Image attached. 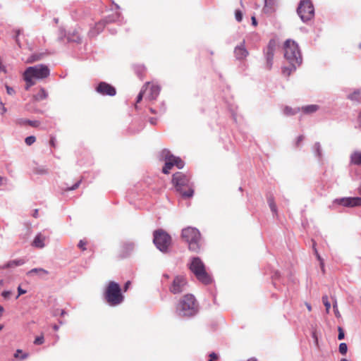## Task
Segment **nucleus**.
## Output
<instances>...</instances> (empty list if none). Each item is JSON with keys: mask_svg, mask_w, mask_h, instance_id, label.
I'll return each mask as SVG.
<instances>
[{"mask_svg": "<svg viewBox=\"0 0 361 361\" xmlns=\"http://www.w3.org/2000/svg\"><path fill=\"white\" fill-rule=\"evenodd\" d=\"M199 311V305L195 296L185 294L182 296L176 305V313L182 317H190Z\"/></svg>", "mask_w": 361, "mask_h": 361, "instance_id": "obj_1", "label": "nucleus"}, {"mask_svg": "<svg viewBox=\"0 0 361 361\" xmlns=\"http://www.w3.org/2000/svg\"><path fill=\"white\" fill-rule=\"evenodd\" d=\"M172 183L183 197L190 198L193 196V184L189 176L182 172L175 173L172 176Z\"/></svg>", "mask_w": 361, "mask_h": 361, "instance_id": "obj_2", "label": "nucleus"}, {"mask_svg": "<svg viewBox=\"0 0 361 361\" xmlns=\"http://www.w3.org/2000/svg\"><path fill=\"white\" fill-rule=\"evenodd\" d=\"M104 298L110 306H117L123 302L124 296L118 283L109 281L104 292Z\"/></svg>", "mask_w": 361, "mask_h": 361, "instance_id": "obj_3", "label": "nucleus"}, {"mask_svg": "<svg viewBox=\"0 0 361 361\" xmlns=\"http://www.w3.org/2000/svg\"><path fill=\"white\" fill-rule=\"evenodd\" d=\"M190 270L193 273L197 279L201 283L207 285L212 283V279L207 272L205 265L199 257L192 258L189 266Z\"/></svg>", "mask_w": 361, "mask_h": 361, "instance_id": "obj_4", "label": "nucleus"}, {"mask_svg": "<svg viewBox=\"0 0 361 361\" xmlns=\"http://www.w3.org/2000/svg\"><path fill=\"white\" fill-rule=\"evenodd\" d=\"M182 238L188 244V248L193 252H198L200 247L201 235L200 231L193 227H187L182 230Z\"/></svg>", "mask_w": 361, "mask_h": 361, "instance_id": "obj_5", "label": "nucleus"}, {"mask_svg": "<svg viewBox=\"0 0 361 361\" xmlns=\"http://www.w3.org/2000/svg\"><path fill=\"white\" fill-rule=\"evenodd\" d=\"M284 56L290 64L300 65L302 63V56L298 44L292 40L287 39L284 42Z\"/></svg>", "mask_w": 361, "mask_h": 361, "instance_id": "obj_6", "label": "nucleus"}, {"mask_svg": "<svg viewBox=\"0 0 361 361\" xmlns=\"http://www.w3.org/2000/svg\"><path fill=\"white\" fill-rule=\"evenodd\" d=\"M153 235L156 247L161 252H166L171 244V236L162 229L156 230Z\"/></svg>", "mask_w": 361, "mask_h": 361, "instance_id": "obj_7", "label": "nucleus"}, {"mask_svg": "<svg viewBox=\"0 0 361 361\" xmlns=\"http://www.w3.org/2000/svg\"><path fill=\"white\" fill-rule=\"evenodd\" d=\"M160 87L157 85L147 82L137 95L136 104L135 105V108H137V104L140 102L144 96L145 97V99L148 100H154L158 97Z\"/></svg>", "mask_w": 361, "mask_h": 361, "instance_id": "obj_8", "label": "nucleus"}, {"mask_svg": "<svg viewBox=\"0 0 361 361\" xmlns=\"http://www.w3.org/2000/svg\"><path fill=\"white\" fill-rule=\"evenodd\" d=\"M49 68L43 64L28 67L23 74L28 76L32 80H42L49 75Z\"/></svg>", "mask_w": 361, "mask_h": 361, "instance_id": "obj_9", "label": "nucleus"}, {"mask_svg": "<svg viewBox=\"0 0 361 361\" xmlns=\"http://www.w3.org/2000/svg\"><path fill=\"white\" fill-rule=\"evenodd\" d=\"M297 11L302 20L304 22L311 20L314 14V6L309 0L301 1Z\"/></svg>", "mask_w": 361, "mask_h": 361, "instance_id": "obj_10", "label": "nucleus"}, {"mask_svg": "<svg viewBox=\"0 0 361 361\" xmlns=\"http://www.w3.org/2000/svg\"><path fill=\"white\" fill-rule=\"evenodd\" d=\"M188 285V281L185 276L178 275L174 277L169 290L173 294H178L182 293Z\"/></svg>", "mask_w": 361, "mask_h": 361, "instance_id": "obj_11", "label": "nucleus"}, {"mask_svg": "<svg viewBox=\"0 0 361 361\" xmlns=\"http://www.w3.org/2000/svg\"><path fill=\"white\" fill-rule=\"evenodd\" d=\"M111 22H113V20L109 18H106L95 23L92 27H90L87 33L88 37L90 38L95 37L104 30L108 23Z\"/></svg>", "mask_w": 361, "mask_h": 361, "instance_id": "obj_12", "label": "nucleus"}, {"mask_svg": "<svg viewBox=\"0 0 361 361\" xmlns=\"http://www.w3.org/2000/svg\"><path fill=\"white\" fill-rule=\"evenodd\" d=\"M95 90L97 92L104 96L113 97L116 94V88L106 82H100Z\"/></svg>", "mask_w": 361, "mask_h": 361, "instance_id": "obj_13", "label": "nucleus"}, {"mask_svg": "<svg viewBox=\"0 0 361 361\" xmlns=\"http://www.w3.org/2000/svg\"><path fill=\"white\" fill-rule=\"evenodd\" d=\"M275 48L276 42L274 40H270L265 51L266 68L267 70H270L272 67Z\"/></svg>", "mask_w": 361, "mask_h": 361, "instance_id": "obj_14", "label": "nucleus"}, {"mask_svg": "<svg viewBox=\"0 0 361 361\" xmlns=\"http://www.w3.org/2000/svg\"><path fill=\"white\" fill-rule=\"evenodd\" d=\"M336 202L343 206L353 207L361 205L360 197H345L336 200Z\"/></svg>", "mask_w": 361, "mask_h": 361, "instance_id": "obj_15", "label": "nucleus"}, {"mask_svg": "<svg viewBox=\"0 0 361 361\" xmlns=\"http://www.w3.org/2000/svg\"><path fill=\"white\" fill-rule=\"evenodd\" d=\"M133 250V245L132 243H123L119 249V257L125 258L129 256Z\"/></svg>", "mask_w": 361, "mask_h": 361, "instance_id": "obj_16", "label": "nucleus"}, {"mask_svg": "<svg viewBox=\"0 0 361 361\" xmlns=\"http://www.w3.org/2000/svg\"><path fill=\"white\" fill-rule=\"evenodd\" d=\"M47 238L42 233L37 234L32 243V245L37 248H43L45 246V240Z\"/></svg>", "mask_w": 361, "mask_h": 361, "instance_id": "obj_17", "label": "nucleus"}, {"mask_svg": "<svg viewBox=\"0 0 361 361\" xmlns=\"http://www.w3.org/2000/svg\"><path fill=\"white\" fill-rule=\"evenodd\" d=\"M234 53L238 59H243L248 55V51L245 48L243 44L236 47Z\"/></svg>", "mask_w": 361, "mask_h": 361, "instance_id": "obj_18", "label": "nucleus"}, {"mask_svg": "<svg viewBox=\"0 0 361 361\" xmlns=\"http://www.w3.org/2000/svg\"><path fill=\"white\" fill-rule=\"evenodd\" d=\"M67 37L68 41L73 42L80 43L82 41V37L80 31L78 30H73L69 32Z\"/></svg>", "mask_w": 361, "mask_h": 361, "instance_id": "obj_19", "label": "nucleus"}, {"mask_svg": "<svg viewBox=\"0 0 361 361\" xmlns=\"http://www.w3.org/2000/svg\"><path fill=\"white\" fill-rule=\"evenodd\" d=\"M25 264V260L23 259H18L10 260L6 264L1 267L2 269H13L16 267L21 266Z\"/></svg>", "mask_w": 361, "mask_h": 361, "instance_id": "obj_20", "label": "nucleus"}, {"mask_svg": "<svg viewBox=\"0 0 361 361\" xmlns=\"http://www.w3.org/2000/svg\"><path fill=\"white\" fill-rule=\"evenodd\" d=\"M350 164L361 166V151H355L351 154Z\"/></svg>", "mask_w": 361, "mask_h": 361, "instance_id": "obj_21", "label": "nucleus"}, {"mask_svg": "<svg viewBox=\"0 0 361 361\" xmlns=\"http://www.w3.org/2000/svg\"><path fill=\"white\" fill-rule=\"evenodd\" d=\"M47 97L48 94L47 91L44 88H41L37 94L32 96V100L33 102H39L47 99Z\"/></svg>", "mask_w": 361, "mask_h": 361, "instance_id": "obj_22", "label": "nucleus"}, {"mask_svg": "<svg viewBox=\"0 0 361 361\" xmlns=\"http://www.w3.org/2000/svg\"><path fill=\"white\" fill-rule=\"evenodd\" d=\"M170 160L171 161L173 166H176L178 169H182L184 166L183 161L178 157H175L172 154L169 155Z\"/></svg>", "mask_w": 361, "mask_h": 361, "instance_id": "obj_23", "label": "nucleus"}, {"mask_svg": "<svg viewBox=\"0 0 361 361\" xmlns=\"http://www.w3.org/2000/svg\"><path fill=\"white\" fill-rule=\"evenodd\" d=\"M49 274V271L42 269V268H35L31 270H30L27 272L28 276H32L33 274H37L39 276H44Z\"/></svg>", "mask_w": 361, "mask_h": 361, "instance_id": "obj_24", "label": "nucleus"}, {"mask_svg": "<svg viewBox=\"0 0 361 361\" xmlns=\"http://www.w3.org/2000/svg\"><path fill=\"white\" fill-rule=\"evenodd\" d=\"M297 66H298V65L290 63L289 66L283 67L282 68V74L286 77H288L296 69Z\"/></svg>", "mask_w": 361, "mask_h": 361, "instance_id": "obj_25", "label": "nucleus"}, {"mask_svg": "<svg viewBox=\"0 0 361 361\" xmlns=\"http://www.w3.org/2000/svg\"><path fill=\"white\" fill-rule=\"evenodd\" d=\"M319 109V106L316 104L307 105L302 107V111L305 114H312Z\"/></svg>", "mask_w": 361, "mask_h": 361, "instance_id": "obj_26", "label": "nucleus"}, {"mask_svg": "<svg viewBox=\"0 0 361 361\" xmlns=\"http://www.w3.org/2000/svg\"><path fill=\"white\" fill-rule=\"evenodd\" d=\"M165 161L166 162L162 169V172L165 174H168L173 166L169 156H166Z\"/></svg>", "mask_w": 361, "mask_h": 361, "instance_id": "obj_27", "label": "nucleus"}, {"mask_svg": "<svg viewBox=\"0 0 361 361\" xmlns=\"http://www.w3.org/2000/svg\"><path fill=\"white\" fill-rule=\"evenodd\" d=\"M23 79L26 82V85H25L26 90H28L30 87L35 85L36 82L35 80H32L31 78H30L28 76L25 75V74H23Z\"/></svg>", "mask_w": 361, "mask_h": 361, "instance_id": "obj_28", "label": "nucleus"}, {"mask_svg": "<svg viewBox=\"0 0 361 361\" xmlns=\"http://www.w3.org/2000/svg\"><path fill=\"white\" fill-rule=\"evenodd\" d=\"M313 248H314V254L316 255V257H317V259L320 262V266H321L322 270L323 272H324V260L322 259V258L319 255L317 248L315 247V243H314L313 244Z\"/></svg>", "mask_w": 361, "mask_h": 361, "instance_id": "obj_29", "label": "nucleus"}, {"mask_svg": "<svg viewBox=\"0 0 361 361\" xmlns=\"http://www.w3.org/2000/svg\"><path fill=\"white\" fill-rule=\"evenodd\" d=\"M313 248H314V254L316 255V257H317V259L320 262V266H321L322 270L323 272H324V260L322 259V258L319 255L317 248L315 247V243H314L313 244Z\"/></svg>", "mask_w": 361, "mask_h": 361, "instance_id": "obj_30", "label": "nucleus"}, {"mask_svg": "<svg viewBox=\"0 0 361 361\" xmlns=\"http://www.w3.org/2000/svg\"><path fill=\"white\" fill-rule=\"evenodd\" d=\"M313 248H314V254L316 255V257H317V259L320 262V266H321L322 270L323 272H324V260L322 259V258L319 255L317 248L315 247V243H314L313 244Z\"/></svg>", "mask_w": 361, "mask_h": 361, "instance_id": "obj_31", "label": "nucleus"}, {"mask_svg": "<svg viewBox=\"0 0 361 361\" xmlns=\"http://www.w3.org/2000/svg\"><path fill=\"white\" fill-rule=\"evenodd\" d=\"M322 302L326 307V313H329L330 307H331V304H330V302L329 301V298H328L327 295H324L322 297Z\"/></svg>", "mask_w": 361, "mask_h": 361, "instance_id": "obj_32", "label": "nucleus"}, {"mask_svg": "<svg viewBox=\"0 0 361 361\" xmlns=\"http://www.w3.org/2000/svg\"><path fill=\"white\" fill-rule=\"evenodd\" d=\"M349 99L351 100L360 101L361 99V92L360 91H355L350 95H349Z\"/></svg>", "mask_w": 361, "mask_h": 361, "instance_id": "obj_33", "label": "nucleus"}, {"mask_svg": "<svg viewBox=\"0 0 361 361\" xmlns=\"http://www.w3.org/2000/svg\"><path fill=\"white\" fill-rule=\"evenodd\" d=\"M88 242L87 240H80L78 243V247L82 250L85 251L87 250V245Z\"/></svg>", "mask_w": 361, "mask_h": 361, "instance_id": "obj_34", "label": "nucleus"}, {"mask_svg": "<svg viewBox=\"0 0 361 361\" xmlns=\"http://www.w3.org/2000/svg\"><path fill=\"white\" fill-rule=\"evenodd\" d=\"M24 124H27L32 127L37 128L39 126V122L38 121H30V120H25L23 121Z\"/></svg>", "mask_w": 361, "mask_h": 361, "instance_id": "obj_35", "label": "nucleus"}, {"mask_svg": "<svg viewBox=\"0 0 361 361\" xmlns=\"http://www.w3.org/2000/svg\"><path fill=\"white\" fill-rule=\"evenodd\" d=\"M44 342V338L43 334H42L40 336H37L34 341V344L35 345H42Z\"/></svg>", "mask_w": 361, "mask_h": 361, "instance_id": "obj_36", "label": "nucleus"}, {"mask_svg": "<svg viewBox=\"0 0 361 361\" xmlns=\"http://www.w3.org/2000/svg\"><path fill=\"white\" fill-rule=\"evenodd\" d=\"M347 350H348V347H347L346 343H341L339 345V352H340V353L342 354V355H345V354H346Z\"/></svg>", "mask_w": 361, "mask_h": 361, "instance_id": "obj_37", "label": "nucleus"}, {"mask_svg": "<svg viewBox=\"0 0 361 361\" xmlns=\"http://www.w3.org/2000/svg\"><path fill=\"white\" fill-rule=\"evenodd\" d=\"M36 140V138L35 136H28L25 138V142L26 143L27 145L30 146L31 145H32Z\"/></svg>", "mask_w": 361, "mask_h": 361, "instance_id": "obj_38", "label": "nucleus"}, {"mask_svg": "<svg viewBox=\"0 0 361 361\" xmlns=\"http://www.w3.org/2000/svg\"><path fill=\"white\" fill-rule=\"evenodd\" d=\"M276 0H265V6L264 9L266 11L269 7L271 8L275 5Z\"/></svg>", "mask_w": 361, "mask_h": 361, "instance_id": "obj_39", "label": "nucleus"}, {"mask_svg": "<svg viewBox=\"0 0 361 361\" xmlns=\"http://www.w3.org/2000/svg\"><path fill=\"white\" fill-rule=\"evenodd\" d=\"M235 17L238 22H241L243 20V13L240 10H235Z\"/></svg>", "mask_w": 361, "mask_h": 361, "instance_id": "obj_40", "label": "nucleus"}, {"mask_svg": "<svg viewBox=\"0 0 361 361\" xmlns=\"http://www.w3.org/2000/svg\"><path fill=\"white\" fill-rule=\"evenodd\" d=\"M269 207H270L271 211L273 212L276 213V205L275 202H274L273 199L269 200Z\"/></svg>", "mask_w": 361, "mask_h": 361, "instance_id": "obj_41", "label": "nucleus"}, {"mask_svg": "<svg viewBox=\"0 0 361 361\" xmlns=\"http://www.w3.org/2000/svg\"><path fill=\"white\" fill-rule=\"evenodd\" d=\"M284 114L288 115V116H290V115H293L295 114V111L290 107L288 106H286L284 108Z\"/></svg>", "mask_w": 361, "mask_h": 361, "instance_id": "obj_42", "label": "nucleus"}, {"mask_svg": "<svg viewBox=\"0 0 361 361\" xmlns=\"http://www.w3.org/2000/svg\"><path fill=\"white\" fill-rule=\"evenodd\" d=\"M40 58L39 56H37L36 55H33L32 56H30L27 60V63H33L35 61H37L38 60H39Z\"/></svg>", "mask_w": 361, "mask_h": 361, "instance_id": "obj_43", "label": "nucleus"}, {"mask_svg": "<svg viewBox=\"0 0 361 361\" xmlns=\"http://www.w3.org/2000/svg\"><path fill=\"white\" fill-rule=\"evenodd\" d=\"M35 172L37 174H44L47 173V169L42 167V168H36L35 169Z\"/></svg>", "mask_w": 361, "mask_h": 361, "instance_id": "obj_44", "label": "nucleus"}, {"mask_svg": "<svg viewBox=\"0 0 361 361\" xmlns=\"http://www.w3.org/2000/svg\"><path fill=\"white\" fill-rule=\"evenodd\" d=\"M209 360L208 361H217L219 359V356L215 353H212L209 355Z\"/></svg>", "mask_w": 361, "mask_h": 361, "instance_id": "obj_45", "label": "nucleus"}, {"mask_svg": "<svg viewBox=\"0 0 361 361\" xmlns=\"http://www.w3.org/2000/svg\"><path fill=\"white\" fill-rule=\"evenodd\" d=\"M338 340L343 339L345 335H344V331H343V329L341 326H339L338 328Z\"/></svg>", "mask_w": 361, "mask_h": 361, "instance_id": "obj_46", "label": "nucleus"}, {"mask_svg": "<svg viewBox=\"0 0 361 361\" xmlns=\"http://www.w3.org/2000/svg\"><path fill=\"white\" fill-rule=\"evenodd\" d=\"M81 183V180H78L75 184H74L71 188H68L66 190H73L78 188Z\"/></svg>", "mask_w": 361, "mask_h": 361, "instance_id": "obj_47", "label": "nucleus"}, {"mask_svg": "<svg viewBox=\"0 0 361 361\" xmlns=\"http://www.w3.org/2000/svg\"><path fill=\"white\" fill-rule=\"evenodd\" d=\"M304 140V136L303 135H300L297 137V140H296V146L297 147H299L300 144L301 142H302Z\"/></svg>", "mask_w": 361, "mask_h": 361, "instance_id": "obj_48", "label": "nucleus"}, {"mask_svg": "<svg viewBox=\"0 0 361 361\" xmlns=\"http://www.w3.org/2000/svg\"><path fill=\"white\" fill-rule=\"evenodd\" d=\"M18 295H17L16 298H18L20 295L25 294L27 291L25 290H23L20 286H18Z\"/></svg>", "mask_w": 361, "mask_h": 361, "instance_id": "obj_49", "label": "nucleus"}, {"mask_svg": "<svg viewBox=\"0 0 361 361\" xmlns=\"http://www.w3.org/2000/svg\"><path fill=\"white\" fill-rule=\"evenodd\" d=\"M11 295V291H8V290H6V291H3L2 293H1V295L4 298H9V296Z\"/></svg>", "mask_w": 361, "mask_h": 361, "instance_id": "obj_50", "label": "nucleus"}, {"mask_svg": "<svg viewBox=\"0 0 361 361\" xmlns=\"http://www.w3.org/2000/svg\"><path fill=\"white\" fill-rule=\"evenodd\" d=\"M6 91H7V93L11 95H12L15 93L14 90L9 86H6Z\"/></svg>", "mask_w": 361, "mask_h": 361, "instance_id": "obj_51", "label": "nucleus"}, {"mask_svg": "<svg viewBox=\"0 0 361 361\" xmlns=\"http://www.w3.org/2000/svg\"><path fill=\"white\" fill-rule=\"evenodd\" d=\"M333 307L334 309L336 316L338 317H340V313L338 310L336 302L334 304Z\"/></svg>", "mask_w": 361, "mask_h": 361, "instance_id": "obj_52", "label": "nucleus"}, {"mask_svg": "<svg viewBox=\"0 0 361 361\" xmlns=\"http://www.w3.org/2000/svg\"><path fill=\"white\" fill-rule=\"evenodd\" d=\"M131 283L130 281H128L125 285H124V287H123V291L124 292H126L128 290V289L129 288L130 286Z\"/></svg>", "mask_w": 361, "mask_h": 361, "instance_id": "obj_53", "label": "nucleus"}, {"mask_svg": "<svg viewBox=\"0 0 361 361\" xmlns=\"http://www.w3.org/2000/svg\"><path fill=\"white\" fill-rule=\"evenodd\" d=\"M23 353V351H22L21 350H20V349L17 350H16V353L14 354V357H15L16 358H18V357H19L20 354V353Z\"/></svg>", "mask_w": 361, "mask_h": 361, "instance_id": "obj_54", "label": "nucleus"}, {"mask_svg": "<svg viewBox=\"0 0 361 361\" xmlns=\"http://www.w3.org/2000/svg\"><path fill=\"white\" fill-rule=\"evenodd\" d=\"M50 145L51 147H56V142H55V139L54 137H51V140H50Z\"/></svg>", "mask_w": 361, "mask_h": 361, "instance_id": "obj_55", "label": "nucleus"}, {"mask_svg": "<svg viewBox=\"0 0 361 361\" xmlns=\"http://www.w3.org/2000/svg\"><path fill=\"white\" fill-rule=\"evenodd\" d=\"M251 20H252V25H253L254 26H256V25H257V20H256L255 17V16H252V17L251 18Z\"/></svg>", "mask_w": 361, "mask_h": 361, "instance_id": "obj_56", "label": "nucleus"}, {"mask_svg": "<svg viewBox=\"0 0 361 361\" xmlns=\"http://www.w3.org/2000/svg\"><path fill=\"white\" fill-rule=\"evenodd\" d=\"M305 305H306L308 311L310 312L312 310V307H311L310 304L308 302H305Z\"/></svg>", "mask_w": 361, "mask_h": 361, "instance_id": "obj_57", "label": "nucleus"}, {"mask_svg": "<svg viewBox=\"0 0 361 361\" xmlns=\"http://www.w3.org/2000/svg\"><path fill=\"white\" fill-rule=\"evenodd\" d=\"M28 357V354L27 353H24L22 355V356L20 357V359L21 360H25L26 359L27 357Z\"/></svg>", "mask_w": 361, "mask_h": 361, "instance_id": "obj_58", "label": "nucleus"}, {"mask_svg": "<svg viewBox=\"0 0 361 361\" xmlns=\"http://www.w3.org/2000/svg\"><path fill=\"white\" fill-rule=\"evenodd\" d=\"M37 215H38V209H35V213L33 214V216L37 218Z\"/></svg>", "mask_w": 361, "mask_h": 361, "instance_id": "obj_59", "label": "nucleus"}, {"mask_svg": "<svg viewBox=\"0 0 361 361\" xmlns=\"http://www.w3.org/2000/svg\"><path fill=\"white\" fill-rule=\"evenodd\" d=\"M358 121L360 123V125L361 126V111L359 114Z\"/></svg>", "mask_w": 361, "mask_h": 361, "instance_id": "obj_60", "label": "nucleus"}, {"mask_svg": "<svg viewBox=\"0 0 361 361\" xmlns=\"http://www.w3.org/2000/svg\"><path fill=\"white\" fill-rule=\"evenodd\" d=\"M53 329L55 330V331H57L59 329V326L57 325H54L53 326Z\"/></svg>", "mask_w": 361, "mask_h": 361, "instance_id": "obj_61", "label": "nucleus"}, {"mask_svg": "<svg viewBox=\"0 0 361 361\" xmlns=\"http://www.w3.org/2000/svg\"><path fill=\"white\" fill-rule=\"evenodd\" d=\"M247 361H257V359L252 357L250 359H248Z\"/></svg>", "mask_w": 361, "mask_h": 361, "instance_id": "obj_62", "label": "nucleus"}, {"mask_svg": "<svg viewBox=\"0 0 361 361\" xmlns=\"http://www.w3.org/2000/svg\"><path fill=\"white\" fill-rule=\"evenodd\" d=\"M3 311H4V307L1 305H0V313L1 314L3 312Z\"/></svg>", "mask_w": 361, "mask_h": 361, "instance_id": "obj_63", "label": "nucleus"}, {"mask_svg": "<svg viewBox=\"0 0 361 361\" xmlns=\"http://www.w3.org/2000/svg\"><path fill=\"white\" fill-rule=\"evenodd\" d=\"M341 361H348V360L347 359H345V358H343V359L341 360Z\"/></svg>", "mask_w": 361, "mask_h": 361, "instance_id": "obj_64", "label": "nucleus"}]
</instances>
